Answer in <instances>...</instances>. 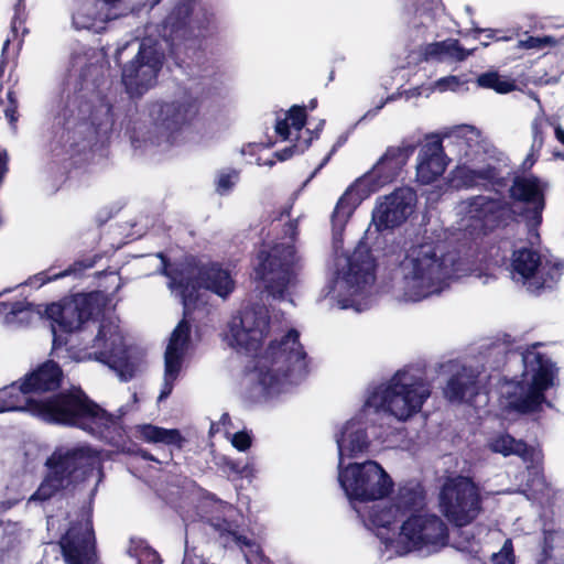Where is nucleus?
I'll return each mask as SVG.
<instances>
[{"label": "nucleus", "mask_w": 564, "mask_h": 564, "mask_svg": "<svg viewBox=\"0 0 564 564\" xmlns=\"http://www.w3.org/2000/svg\"><path fill=\"white\" fill-rule=\"evenodd\" d=\"M69 274L68 270L59 271V272H53L52 269L42 271L33 276V283H37V286H42L51 281L57 280L59 278H64Z\"/></svg>", "instance_id": "de8ad7c7"}, {"label": "nucleus", "mask_w": 564, "mask_h": 564, "mask_svg": "<svg viewBox=\"0 0 564 564\" xmlns=\"http://www.w3.org/2000/svg\"><path fill=\"white\" fill-rule=\"evenodd\" d=\"M401 269L405 294L413 301L441 293L452 276L442 241L427 236L416 240L406 250Z\"/></svg>", "instance_id": "f03ea898"}, {"label": "nucleus", "mask_w": 564, "mask_h": 564, "mask_svg": "<svg viewBox=\"0 0 564 564\" xmlns=\"http://www.w3.org/2000/svg\"><path fill=\"white\" fill-rule=\"evenodd\" d=\"M225 531H227L228 534H230L232 536V539L235 540V542L240 546L251 547L254 544L249 538H247L246 535L239 534L237 531L227 530V529Z\"/></svg>", "instance_id": "4d7b16f0"}, {"label": "nucleus", "mask_w": 564, "mask_h": 564, "mask_svg": "<svg viewBox=\"0 0 564 564\" xmlns=\"http://www.w3.org/2000/svg\"><path fill=\"white\" fill-rule=\"evenodd\" d=\"M444 158L441 138L435 135L422 145L416 165V176L422 184L435 182L445 172L446 162Z\"/></svg>", "instance_id": "b1692460"}, {"label": "nucleus", "mask_w": 564, "mask_h": 564, "mask_svg": "<svg viewBox=\"0 0 564 564\" xmlns=\"http://www.w3.org/2000/svg\"><path fill=\"white\" fill-rule=\"evenodd\" d=\"M541 264L540 252L532 248L523 247L512 253V270L524 280L534 278Z\"/></svg>", "instance_id": "c756f323"}, {"label": "nucleus", "mask_w": 564, "mask_h": 564, "mask_svg": "<svg viewBox=\"0 0 564 564\" xmlns=\"http://www.w3.org/2000/svg\"><path fill=\"white\" fill-rule=\"evenodd\" d=\"M456 178L467 188L479 185L477 170L468 166L458 167Z\"/></svg>", "instance_id": "49530a36"}, {"label": "nucleus", "mask_w": 564, "mask_h": 564, "mask_svg": "<svg viewBox=\"0 0 564 564\" xmlns=\"http://www.w3.org/2000/svg\"><path fill=\"white\" fill-rule=\"evenodd\" d=\"M59 545L68 564H94L95 535L93 528L73 523L61 538Z\"/></svg>", "instance_id": "aec40b11"}, {"label": "nucleus", "mask_w": 564, "mask_h": 564, "mask_svg": "<svg viewBox=\"0 0 564 564\" xmlns=\"http://www.w3.org/2000/svg\"><path fill=\"white\" fill-rule=\"evenodd\" d=\"M142 561H148V564H162V560L156 551L147 552Z\"/></svg>", "instance_id": "680f3d73"}, {"label": "nucleus", "mask_w": 564, "mask_h": 564, "mask_svg": "<svg viewBox=\"0 0 564 564\" xmlns=\"http://www.w3.org/2000/svg\"><path fill=\"white\" fill-rule=\"evenodd\" d=\"M469 206L474 217L489 230L507 226L518 215L510 203L500 198L476 196Z\"/></svg>", "instance_id": "412c9836"}, {"label": "nucleus", "mask_w": 564, "mask_h": 564, "mask_svg": "<svg viewBox=\"0 0 564 564\" xmlns=\"http://www.w3.org/2000/svg\"><path fill=\"white\" fill-rule=\"evenodd\" d=\"M286 118L291 120V126L295 131H302L307 122V111L305 106L293 105L286 112Z\"/></svg>", "instance_id": "79ce46f5"}, {"label": "nucleus", "mask_w": 564, "mask_h": 564, "mask_svg": "<svg viewBox=\"0 0 564 564\" xmlns=\"http://www.w3.org/2000/svg\"><path fill=\"white\" fill-rule=\"evenodd\" d=\"M556 140L564 145V129L561 126H556L554 129Z\"/></svg>", "instance_id": "338daca9"}, {"label": "nucleus", "mask_w": 564, "mask_h": 564, "mask_svg": "<svg viewBox=\"0 0 564 564\" xmlns=\"http://www.w3.org/2000/svg\"><path fill=\"white\" fill-rule=\"evenodd\" d=\"M375 272L376 260L371 251L369 249H357L348 258L344 280L350 286L356 288V291H360L375 280Z\"/></svg>", "instance_id": "a878e982"}, {"label": "nucleus", "mask_w": 564, "mask_h": 564, "mask_svg": "<svg viewBox=\"0 0 564 564\" xmlns=\"http://www.w3.org/2000/svg\"><path fill=\"white\" fill-rule=\"evenodd\" d=\"M344 442H347L346 448L350 457H355L364 453L369 447L368 434L365 429L352 430L350 424H346L343 429L341 436L337 438L339 451L344 447Z\"/></svg>", "instance_id": "473e14b6"}, {"label": "nucleus", "mask_w": 564, "mask_h": 564, "mask_svg": "<svg viewBox=\"0 0 564 564\" xmlns=\"http://www.w3.org/2000/svg\"><path fill=\"white\" fill-rule=\"evenodd\" d=\"M478 377L471 368L463 366L447 380L443 389L444 398L456 403L474 401L480 389Z\"/></svg>", "instance_id": "393cba45"}, {"label": "nucleus", "mask_w": 564, "mask_h": 564, "mask_svg": "<svg viewBox=\"0 0 564 564\" xmlns=\"http://www.w3.org/2000/svg\"><path fill=\"white\" fill-rule=\"evenodd\" d=\"M163 427L144 424L140 426V434L147 442L161 443Z\"/></svg>", "instance_id": "8fccbe9b"}, {"label": "nucleus", "mask_w": 564, "mask_h": 564, "mask_svg": "<svg viewBox=\"0 0 564 564\" xmlns=\"http://www.w3.org/2000/svg\"><path fill=\"white\" fill-rule=\"evenodd\" d=\"M469 34L474 39H480V35L484 34L485 39L480 41L481 46L487 47L490 45L494 41H510L512 39V35H507L503 30L499 29H480V28H474L469 31Z\"/></svg>", "instance_id": "ea45409f"}, {"label": "nucleus", "mask_w": 564, "mask_h": 564, "mask_svg": "<svg viewBox=\"0 0 564 564\" xmlns=\"http://www.w3.org/2000/svg\"><path fill=\"white\" fill-rule=\"evenodd\" d=\"M509 197L513 203L525 205L519 213L530 228H538L542 224V214L545 208V188L540 178L533 174L529 176H514L509 187Z\"/></svg>", "instance_id": "dca6fc26"}, {"label": "nucleus", "mask_w": 564, "mask_h": 564, "mask_svg": "<svg viewBox=\"0 0 564 564\" xmlns=\"http://www.w3.org/2000/svg\"><path fill=\"white\" fill-rule=\"evenodd\" d=\"M193 311L194 310H189L186 315L185 312L183 313L184 317L178 322V324L174 328L167 347H173L174 349L185 351L191 339V325L186 317Z\"/></svg>", "instance_id": "4c0bfd02"}, {"label": "nucleus", "mask_w": 564, "mask_h": 564, "mask_svg": "<svg viewBox=\"0 0 564 564\" xmlns=\"http://www.w3.org/2000/svg\"><path fill=\"white\" fill-rule=\"evenodd\" d=\"M539 158H540V152L533 151L532 149H530L529 154L525 156V159L522 162V165H521L522 170L523 171L531 170L532 166L538 162Z\"/></svg>", "instance_id": "6e6d98bb"}, {"label": "nucleus", "mask_w": 564, "mask_h": 564, "mask_svg": "<svg viewBox=\"0 0 564 564\" xmlns=\"http://www.w3.org/2000/svg\"><path fill=\"white\" fill-rule=\"evenodd\" d=\"M552 546L549 544V534L544 536L543 554L545 557H551Z\"/></svg>", "instance_id": "774afa93"}, {"label": "nucleus", "mask_w": 564, "mask_h": 564, "mask_svg": "<svg viewBox=\"0 0 564 564\" xmlns=\"http://www.w3.org/2000/svg\"><path fill=\"white\" fill-rule=\"evenodd\" d=\"M163 65L160 53L143 44L134 58L122 68L121 80L131 97H141L156 83Z\"/></svg>", "instance_id": "4468645a"}, {"label": "nucleus", "mask_w": 564, "mask_h": 564, "mask_svg": "<svg viewBox=\"0 0 564 564\" xmlns=\"http://www.w3.org/2000/svg\"><path fill=\"white\" fill-rule=\"evenodd\" d=\"M184 442V437L181 432L176 429L167 430L163 427L162 440L161 443L166 445H176L182 447V443Z\"/></svg>", "instance_id": "603ef678"}, {"label": "nucleus", "mask_w": 564, "mask_h": 564, "mask_svg": "<svg viewBox=\"0 0 564 564\" xmlns=\"http://www.w3.org/2000/svg\"><path fill=\"white\" fill-rule=\"evenodd\" d=\"M336 152V145H334L332 148V150L329 151V153L323 159V161L321 162V164L318 165V167L316 169L315 173L317 171H319L321 169H323L327 162L330 160L332 155Z\"/></svg>", "instance_id": "69168bd1"}, {"label": "nucleus", "mask_w": 564, "mask_h": 564, "mask_svg": "<svg viewBox=\"0 0 564 564\" xmlns=\"http://www.w3.org/2000/svg\"><path fill=\"white\" fill-rule=\"evenodd\" d=\"M416 203L417 195L413 188L398 187L376 205L372 221L379 231L397 228L413 214Z\"/></svg>", "instance_id": "f3484780"}, {"label": "nucleus", "mask_w": 564, "mask_h": 564, "mask_svg": "<svg viewBox=\"0 0 564 564\" xmlns=\"http://www.w3.org/2000/svg\"><path fill=\"white\" fill-rule=\"evenodd\" d=\"M492 560L495 564H514V555L512 553V550L503 554H496L494 555Z\"/></svg>", "instance_id": "13d9d810"}, {"label": "nucleus", "mask_w": 564, "mask_h": 564, "mask_svg": "<svg viewBox=\"0 0 564 564\" xmlns=\"http://www.w3.org/2000/svg\"><path fill=\"white\" fill-rule=\"evenodd\" d=\"M63 370L54 360H46L26 373L21 381L12 382L0 390V413L9 411L29 412L28 397L32 393L57 392L62 387Z\"/></svg>", "instance_id": "9d476101"}, {"label": "nucleus", "mask_w": 564, "mask_h": 564, "mask_svg": "<svg viewBox=\"0 0 564 564\" xmlns=\"http://www.w3.org/2000/svg\"><path fill=\"white\" fill-rule=\"evenodd\" d=\"M295 250L293 246L275 243L269 250L257 253L256 280L264 283L274 297H283L291 281Z\"/></svg>", "instance_id": "f8f14e48"}, {"label": "nucleus", "mask_w": 564, "mask_h": 564, "mask_svg": "<svg viewBox=\"0 0 564 564\" xmlns=\"http://www.w3.org/2000/svg\"><path fill=\"white\" fill-rule=\"evenodd\" d=\"M4 115L9 122L13 126L18 121V105H8Z\"/></svg>", "instance_id": "052dcab7"}, {"label": "nucleus", "mask_w": 564, "mask_h": 564, "mask_svg": "<svg viewBox=\"0 0 564 564\" xmlns=\"http://www.w3.org/2000/svg\"><path fill=\"white\" fill-rule=\"evenodd\" d=\"M438 506L454 528H465L484 512L480 487L470 477H451L441 487Z\"/></svg>", "instance_id": "1a4fd4ad"}, {"label": "nucleus", "mask_w": 564, "mask_h": 564, "mask_svg": "<svg viewBox=\"0 0 564 564\" xmlns=\"http://www.w3.org/2000/svg\"><path fill=\"white\" fill-rule=\"evenodd\" d=\"M28 404L29 413L45 423L78 429L109 444L116 443L115 434L121 435L119 419L107 412L80 387L30 400Z\"/></svg>", "instance_id": "f257e3e1"}, {"label": "nucleus", "mask_w": 564, "mask_h": 564, "mask_svg": "<svg viewBox=\"0 0 564 564\" xmlns=\"http://www.w3.org/2000/svg\"><path fill=\"white\" fill-rule=\"evenodd\" d=\"M555 40L551 36H529L520 41V46L527 50L542 48L549 44H554Z\"/></svg>", "instance_id": "09e8293b"}, {"label": "nucleus", "mask_w": 564, "mask_h": 564, "mask_svg": "<svg viewBox=\"0 0 564 564\" xmlns=\"http://www.w3.org/2000/svg\"><path fill=\"white\" fill-rule=\"evenodd\" d=\"M476 48L466 50L456 39H446L440 42L425 44L421 47V59L429 61H443L445 57L456 62H463L468 56L473 55Z\"/></svg>", "instance_id": "bb28decb"}, {"label": "nucleus", "mask_w": 564, "mask_h": 564, "mask_svg": "<svg viewBox=\"0 0 564 564\" xmlns=\"http://www.w3.org/2000/svg\"><path fill=\"white\" fill-rule=\"evenodd\" d=\"M184 351L167 347L165 351V371L164 376L167 378L176 379L180 375L182 367V358Z\"/></svg>", "instance_id": "58836bf2"}, {"label": "nucleus", "mask_w": 564, "mask_h": 564, "mask_svg": "<svg viewBox=\"0 0 564 564\" xmlns=\"http://www.w3.org/2000/svg\"><path fill=\"white\" fill-rule=\"evenodd\" d=\"M476 170L479 183L485 182L499 187H503L506 185V178L500 175L499 169L495 165L487 164L486 166Z\"/></svg>", "instance_id": "a19ab883"}, {"label": "nucleus", "mask_w": 564, "mask_h": 564, "mask_svg": "<svg viewBox=\"0 0 564 564\" xmlns=\"http://www.w3.org/2000/svg\"><path fill=\"white\" fill-rule=\"evenodd\" d=\"M457 535L454 539V547H456L459 551L470 552L474 549V545L476 544L475 534L473 532H469L467 530H464V528H457Z\"/></svg>", "instance_id": "c03bdc74"}, {"label": "nucleus", "mask_w": 564, "mask_h": 564, "mask_svg": "<svg viewBox=\"0 0 564 564\" xmlns=\"http://www.w3.org/2000/svg\"><path fill=\"white\" fill-rule=\"evenodd\" d=\"M238 177L239 173L236 170L221 172L216 182V192L220 195L228 194L234 188Z\"/></svg>", "instance_id": "37998d69"}, {"label": "nucleus", "mask_w": 564, "mask_h": 564, "mask_svg": "<svg viewBox=\"0 0 564 564\" xmlns=\"http://www.w3.org/2000/svg\"><path fill=\"white\" fill-rule=\"evenodd\" d=\"M357 198H354L351 188H347L346 192L339 197L333 214L332 223L334 227L344 226L348 218L351 216L354 209L357 206Z\"/></svg>", "instance_id": "f704fd0d"}, {"label": "nucleus", "mask_w": 564, "mask_h": 564, "mask_svg": "<svg viewBox=\"0 0 564 564\" xmlns=\"http://www.w3.org/2000/svg\"><path fill=\"white\" fill-rule=\"evenodd\" d=\"M430 395V384L422 378L405 370H398L386 386H380L371 392L367 404L405 421L421 411Z\"/></svg>", "instance_id": "0eeeda50"}, {"label": "nucleus", "mask_w": 564, "mask_h": 564, "mask_svg": "<svg viewBox=\"0 0 564 564\" xmlns=\"http://www.w3.org/2000/svg\"><path fill=\"white\" fill-rule=\"evenodd\" d=\"M59 143L70 158L95 145L112 130L111 106H95L83 95L68 97L62 109Z\"/></svg>", "instance_id": "20e7f679"}, {"label": "nucleus", "mask_w": 564, "mask_h": 564, "mask_svg": "<svg viewBox=\"0 0 564 564\" xmlns=\"http://www.w3.org/2000/svg\"><path fill=\"white\" fill-rule=\"evenodd\" d=\"M322 128L317 127L314 131L307 130L308 137L305 139L296 138L295 142L289 147H285L282 150H279L274 153L275 158L279 161H286L291 159L295 154H302L312 144V141L314 139H317L319 137V131Z\"/></svg>", "instance_id": "c9c22d12"}, {"label": "nucleus", "mask_w": 564, "mask_h": 564, "mask_svg": "<svg viewBox=\"0 0 564 564\" xmlns=\"http://www.w3.org/2000/svg\"><path fill=\"white\" fill-rule=\"evenodd\" d=\"M200 104L197 97L185 91L172 100H154L147 105L150 126L134 121L127 132L131 144H159L162 140L173 143L175 139L189 128L199 115Z\"/></svg>", "instance_id": "7ed1b4c3"}, {"label": "nucleus", "mask_w": 564, "mask_h": 564, "mask_svg": "<svg viewBox=\"0 0 564 564\" xmlns=\"http://www.w3.org/2000/svg\"><path fill=\"white\" fill-rule=\"evenodd\" d=\"M534 360L536 368L533 369L531 382L528 386L545 394V391L554 384L556 369L551 359L541 352L534 355Z\"/></svg>", "instance_id": "7c9ffc66"}, {"label": "nucleus", "mask_w": 564, "mask_h": 564, "mask_svg": "<svg viewBox=\"0 0 564 564\" xmlns=\"http://www.w3.org/2000/svg\"><path fill=\"white\" fill-rule=\"evenodd\" d=\"M270 330V317L262 310H245L240 323L231 327L232 341L247 354H256Z\"/></svg>", "instance_id": "a211bd4d"}, {"label": "nucleus", "mask_w": 564, "mask_h": 564, "mask_svg": "<svg viewBox=\"0 0 564 564\" xmlns=\"http://www.w3.org/2000/svg\"><path fill=\"white\" fill-rule=\"evenodd\" d=\"M44 312L52 322V348L56 350L66 346L68 336L80 330L99 312V295L77 293L48 304Z\"/></svg>", "instance_id": "6e6552de"}, {"label": "nucleus", "mask_w": 564, "mask_h": 564, "mask_svg": "<svg viewBox=\"0 0 564 564\" xmlns=\"http://www.w3.org/2000/svg\"><path fill=\"white\" fill-rule=\"evenodd\" d=\"M264 358L283 377H291L294 372H307V354L295 328L289 329L280 340H271L264 351Z\"/></svg>", "instance_id": "2eb2a0df"}, {"label": "nucleus", "mask_w": 564, "mask_h": 564, "mask_svg": "<svg viewBox=\"0 0 564 564\" xmlns=\"http://www.w3.org/2000/svg\"><path fill=\"white\" fill-rule=\"evenodd\" d=\"M393 505L402 513L419 511L425 506V491L420 485L400 486Z\"/></svg>", "instance_id": "2f4dec72"}, {"label": "nucleus", "mask_w": 564, "mask_h": 564, "mask_svg": "<svg viewBox=\"0 0 564 564\" xmlns=\"http://www.w3.org/2000/svg\"><path fill=\"white\" fill-rule=\"evenodd\" d=\"M166 275L180 292L185 315L189 310L196 308L200 300V289L224 300L236 290L231 271L218 261L202 262L196 257H191L172 268Z\"/></svg>", "instance_id": "423d86ee"}, {"label": "nucleus", "mask_w": 564, "mask_h": 564, "mask_svg": "<svg viewBox=\"0 0 564 564\" xmlns=\"http://www.w3.org/2000/svg\"><path fill=\"white\" fill-rule=\"evenodd\" d=\"M490 448L492 452L502 454L503 456H519L524 462L532 460L534 455V448L532 446L528 445L525 441L517 440L508 433L495 437L490 443Z\"/></svg>", "instance_id": "c85d7f7f"}, {"label": "nucleus", "mask_w": 564, "mask_h": 564, "mask_svg": "<svg viewBox=\"0 0 564 564\" xmlns=\"http://www.w3.org/2000/svg\"><path fill=\"white\" fill-rule=\"evenodd\" d=\"M231 443L232 446L237 448L239 452H246L247 449L250 448L252 440L247 432L240 431L234 434Z\"/></svg>", "instance_id": "3c124183"}, {"label": "nucleus", "mask_w": 564, "mask_h": 564, "mask_svg": "<svg viewBox=\"0 0 564 564\" xmlns=\"http://www.w3.org/2000/svg\"><path fill=\"white\" fill-rule=\"evenodd\" d=\"M175 380L176 379L167 378L164 376V384L159 395L160 401L166 399L172 393Z\"/></svg>", "instance_id": "bf43d9fd"}, {"label": "nucleus", "mask_w": 564, "mask_h": 564, "mask_svg": "<svg viewBox=\"0 0 564 564\" xmlns=\"http://www.w3.org/2000/svg\"><path fill=\"white\" fill-rule=\"evenodd\" d=\"M291 123L289 122V118L278 119L274 126L275 133L283 140H288L290 138V128Z\"/></svg>", "instance_id": "5fc2aeb1"}, {"label": "nucleus", "mask_w": 564, "mask_h": 564, "mask_svg": "<svg viewBox=\"0 0 564 564\" xmlns=\"http://www.w3.org/2000/svg\"><path fill=\"white\" fill-rule=\"evenodd\" d=\"M400 536L410 551L437 552L449 541L447 524L436 514L412 513L401 525Z\"/></svg>", "instance_id": "ddd939ff"}, {"label": "nucleus", "mask_w": 564, "mask_h": 564, "mask_svg": "<svg viewBox=\"0 0 564 564\" xmlns=\"http://www.w3.org/2000/svg\"><path fill=\"white\" fill-rule=\"evenodd\" d=\"M338 481L349 500L369 502L388 497L393 480L375 460L351 463L339 469Z\"/></svg>", "instance_id": "9b49d317"}, {"label": "nucleus", "mask_w": 564, "mask_h": 564, "mask_svg": "<svg viewBox=\"0 0 564 564\" xmlns=\"http://www.w3.org/2000/svg\"><path fill=\"white\" fill-rule=\"evenodd\" d=\"M97 466V456L89 447L56 448L46 458V473L30 501L45 502L55 496H74Z\"/></svg>", "instance_id": "39448f33"}, {"label": "nucleus", "mask_w": 564, "mask_h": 564, "mask_svg": "<svg viewBox=\"0 0 564 564\" xmlns=\"http://www.w3.org/2000/svg\"><path fill=\"white\" fill-rule=\"evenodd\" d=\"M532 144H531V149L533 151H538V152H541L543 145H544V131H543V128L541 126V123H539L538 121H534L532 123Z\"/></svg>", "instance_id": "864d4df0"}, {"label": "nucleus", "mask_w": 564, "mask_h": 564, "mask_svg": "<svg viewBox=\"0 0 564 564\" xmlns=\"http://www.w3.org/2000/svg\"><path fill=\"white\" fill-rule=\"evenodd\" d=\"M522 392L520 394L510 395L509 408L520 414H533L541 412L543 405L552 408V402L546 395L528 384L520 386Z\"/></svg>", "instance_id": "cd10ccee"}, {"label": "nucleus", "mask_w": 564, "mask_h": 564, "mask_svg": "<svg viewBox=\"0 0 564 564\" xmlns=\"http://www.w3.org/2000/svg\"><path fill=\"white\" fill-rule=\"evenodd\" d=\"M414 151L413 144L389 147L370 172L375 185L384 186L395 181Z\"/></svg>", "instance_id": "5701e85b"}, {"label": "nucleus", "mask_w": 564, "mask_h": 564, "mask_svg": "<svg viewBox=\"0 0 564 564\" xmlns=\"http://www.w3.org/2000/svg\"><path fill=\"white\" fill-rule=\"evenodd\" d=\"M564 269V263H554L551 265L547 271L544 273L545 276L542 278V281L536 283L535 289L540 290L543 288H551L553 283H556L560 279L561 272Z\"/></svg>", "instance_id": "a18cd8bd"}, {"label": "nucleus", "mask_w": 564, "mask_h": 564, "mask_svg": "<svg viewBox=\"0 0 564 564\" xmlns=\"http://www.w3.org/2000/svg\"><path fill=\"white\" fill-rule=\"evenodd\" d=\"M226 466L228 467V469L237 475H240L242 476L243 474V467H241L240 463L239 462H236V460H227L226 463Z\"/></svg>", "instance_id": "0e129e2a"}, {"label": "nucleus", "mask_w": 564, "mask_h": 564, "mask_svg": "<svg viewBox=\"0 0 564 564\" xmlns=\"http://www.w3.org/2000/svg\"><path fill=\"white\" fill-rule=\"evenodd\" d=\"M96 355V360L115 370L123 381H130L137 372L129 347L121 337L115 336L105 340V348Z\"/></svg>", "instance_id": "4be33fe9"}, {"label": "nucleus", "mask_w": 564, "mask_h": 564, "mask_svg": "<svg viewBox=\"0 0 564 564\" xmlns=\"http://www.w3.org/2000/svg\"><path fill=\"white\" fill-rule=\"evenodd\" d=\"M476 83L478 87L491 89L498 94H508L517 88L513 79L500 75L497 70L481 73L477 76Z\"/></svg>", "instance_id": "72a5a7b5"}, {"label": "nucleus", "mask_w": 564, "mask_h": 564, "mask_svg": "<svg viewBox=\"0 0 564 564\" xmlns=\"http://www.w3.org/2000/svg\"><path fill=\"white\" fill-rule=\"evenodd\" d=\"M192 8L187 3H178L165 18L163 23V36L169 43V53L175 58L187 48L192 47L196 42V37L192 36L189 28V18Z\"/></svg>", "instance_id": "6ab92c4d"}, {"label": "nucleus", "mask_w": 564, "mask_h": 564, "mask_svg": "<svg viewBox=\"0 0 564 564\" xmlns=\"http://www.w3.org/2000/svg\"><path fill=\"white\" fill-rule=\"evenodd\" d=\"M29 306H31L30 303H24V302H20V301L14 302L11 304L10 314L18 315V314L22 313Z\"/></svg>", "instance_id": "e2e57ef3"}, {"label": "nucleus", "mask_w": 564, "mask_h": 564, "mask_svg": "<svg viewBox=\"0 0 564 564\" xmlns=\"http://www.w3.org/2000/svg\"><path fill=\"white\" fill-rule=\"evenodd\" d=\"M527 488L538 499H549L552 496V487L546 481L543 470L538 467H534L533 471L529 473Z\"/></svg>", "instance_id": "e433bc0d"}]
</instances>
